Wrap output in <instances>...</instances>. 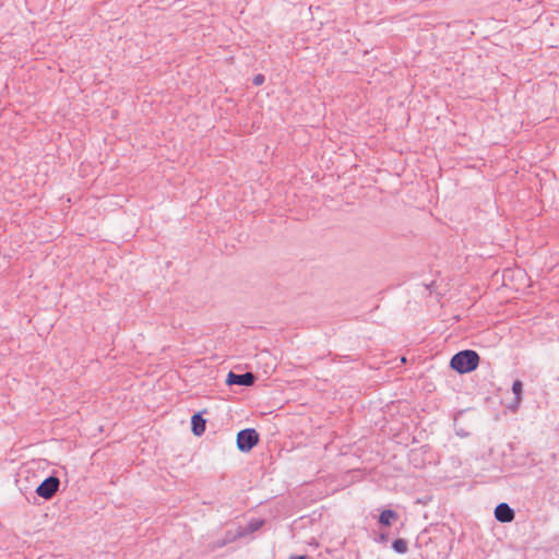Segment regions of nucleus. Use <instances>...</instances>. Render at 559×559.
<instances>
[{"instance_id":"7","label":"nucleus","mask_w":559,"mask_h":559,"mask_svg":"<svg viewBox=\"0 0 559 559\" xmlns=\"http://www.w3.org/2000/svg\"><path fill=\"white\" fill-rule=\"evenodd\" d=\"M512 391L515 396L514 397V400H515L514 406L518 407L522 400L523 383L520 380H515L512 384Z\"/></svg>"},{"instance_id":"13","label":"nucleus","mask_w":559,"mask_h":559,"mask_svg":"<svg viewBox=\"0 0 559 559\" xmlns=\"http://www.w3.org/2000/svg\"><path fill=\"white\" fill-rule=\"evenodd\" d=\"M374 542L377 543H383L384 542V532H380L376 537Z\"/></svg>"},{"instance_id":"10","label":"nucleus","mask_w":559,"mask_h":559,"mask_svg":"<svg viewBox=\"0 0 559 559\" xmlns=\"http://www.w3.org/2000/svg\"><path fill=\"white\" fill-rule=\"evenodd\" d=\"M396 519V513L386 509V526L390 525L392 520Z\"/></svg>"},{"instance_id":"2","label":"nucleus","mask_w":559,"mask_h":559,"mask_svg":"<svg viewBox=\"0 0 559 559\" xmlns=\"http://www.w3.org/2000/svg\"><path fill=\"white\" fill-rule=\"evenodd\" d=\"M237 448L240 452H249L259 442V433L253 428H246L237 433Z\"/></svg>"},{"instance_id":"17","label":"nucleus","mask_w":559,"mask_h":559,"mask_svg":"<svg viewBox=\"0 0 559 559\" xmlns=\"http://www.w3.org/2000/svg\"><path fill=\"white\" fill-rule=\"evenodd\" d=\"M406 361L405 357L400 358V364H404Z\"/></svg>"},{"instance_id":"6","label":"nucleus","mask_w":559,"mask_h":559,"mask_svg":"<svg viewBox=\"0 0 559 559\" xmlns=\"http://www.w3.org/2000/svg\"><path fill=\"white\" fill-rule=\"evenodd\" d=\"M206 420L202 417L201 413H195L191 418V430L194 436L200 437L205 431Z\"/></svg>"},{"instance_id":"3","label":"nucleus","mask_w":559,"mask_h":559,"mask_svg":"<svg viewBox=\"0 0 559 559\" xmlns=\"http://www.w3.org/2000/svg\"><path fill=\"white\" fill-rule=\"evenodd\" d=\"M60 480L57 476H49L45 478L36 488L35 492L43 499H51L58 491Z\"/></svg>"},{"instance_id":"15","label":"nucleus","mask_w":559,"mask_h":559,"mask_svg":"<svg viewBox=\"0 0 559 559\" xmlns=\"http://www.w3.org/2000/svg\"><path fill=\"white\" fill-rule=\"evenodd\" d=\"M307 556L305 555H294V556H290L288 559H306Z\"/></svg>"},{"instance_id":"16","label":"nucleus","mask_w":559,"mask_h":559,"mask_svg":"<svg viewBox=\"0 0 559 559\" xmlns=\"http://www.w3.org/2000/svg\"><path fill=\"white\" fill-rule=\"evenodd\" d=\"M386 364L392 365V368H395V367H397V366H399V364L396 362V359H394V360H389V361H386Z\"/></svg>"},{"instance_id":"4","label":"nucleus","mask_w":559,"mask_h":559,"mask_svg":"<svg viewBox=\"0 0 559 559\" xmlns=\"http://www.w3.org/2000/svg\"><path fill=\"white\" fill-rule=\"evenodd\" d=\"M255 381V376L252 372H245V373H235L233 371H229L227 374L226 383L228 385H241V386H249L252 385Z\"/></svg>"},{"instance_id":"9","label":"nucleus","mask_w":559,"mask_h":559,"mask_svg":"<svg viewBox=\"0 0 559 559\" xmlns=\"http://www.w3.org/2000/svg\"><path fill=\"white\" fill-rule=\"evenodd\" d=\"M261 525H262V521L250 522L247 531L254 532V531L259 530L261 527Z\"/></svg>"},{"instance_id":"18","label":"nucleus","mask_w":559,"mask_h":559,"mask_svg":"<svg viewBox=\"0 0 559 559\" xmlns=\"http://www.w3.org/2000/svg\"><path fill=\"white\" fill-rule=\"evenodd\" d=\"M386 2H391V0H386Z\"/></svg>"},{"instance_id":"5","label":"nucleus","mask_w":559,"mask_h":559,"mask_svg":"<svg viewBox=\"0 0 559 559\" xmlns=\"http://www.w3.org/2000/svg\"><path fill=\"white\" fill-rule=\"evenodd\" d=\"M495 516L498 521L508 523L514 519V512L507 503H500L495 509Z\"/></svg>"},{"instance_id":"1","label":"nucleus","mask_w":559,"mask_h":559,"mask_svg":"<svg viewBox=\"0 0 559 559\" xmlns=\"http://www.w3.org/2000/svg\"><path fill=\"white\" fill-rule=\"evenodd\" d=\"M479 362V356L476 352L465 349L455 354L450 366L459 373H467L475 370Z\"/></svg>"},{"instance_id":"8","label":"nucleus","mask_w":559,"mask_h":559,"mask_svg":"<svg viewBox=\"0 0 559 559\" xmlns=\"http://www.w3.org/2000/svg\"><path fill=\"white\" fill-rule=\"evenodd\" d=\"M392 549L397 552V554H405L408 549V545H407V542L405 539H402V538H399V539H395L393 543H392Z\"/></svg>"},{"instance_id":"14","label":"nucleus","mask_w":559,"mask_h":559,"mask_svg":"<svg viewBox=\"0 0 559 559\" xmlns=\"http://www.w3.org/2000/svg\"><path fill=\"white\" fill-rule=\"evenodd\" d=\"M378 521L381 525H384V510H381L378 515Z\"/></svg>"},{"instance_id":"12","label":"nucleus","mask_w":559,"mask_h":559,"mask_svg":"<svg viewBox=\"0 0 559 559\" xmlns=\"http://www.w3.org/2000/svg\"><path fill=\"white\" fill-rule=\"evenodd\" d=\"M233 538H225V539H222V540H217L214 545L215 548H221L223 546H225L228 542H230Z\"/></svg>"},{"instance_id":"11","label":"nucleus","mask_w":559,"mask_h":559,"mask_svg":"<svg viewBox=\"0 0 559 559\" xmlns=\"http://www.w3.org/2000/svg\"><path fill=\"white\" fill-rule=\"evenodd\" d=\"M264 82V76L262 74H258L253 78L254 85H261Z\"/></svg>"}]
</instances>
